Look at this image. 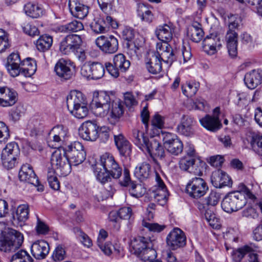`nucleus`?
<instances>
[{
  "label": "nucleus",
  "instance_id": "f257e3e1",
  "mask_svg": "<svg viewBox=\"0 0 262 262\" xmlns=\"http://www.w3.org/2000/svg\"><path fill=\"white\" fill-rule=\"evenodd\" d=\"M92 166L97 179L102 184L111 181V177L118 179L122 174V168L108 153L102 155L100 161Z\"/></svg>",
  "mask_w": 262,
  "mask_h": 262
},
{
  "label": "nucleus",
  "instance_id": "f03ea898",
  "mask_svg": "<svg viewBox=\"0 0 262 262\" xmlns=\"http://www.w3.org/2000/svg\"><path fill=\"white\" fill-rule=\"evenodd\" d=\"M24 242V236L19 231L8 229L0 239V251L8 254L15 253Z\"/></svg>",
  "mask_w": 262,
  "mask_h": 262
},
{
  "label": "nucleus",
  "instance_id": "7ed1b4c3",
  "mask_svg": "<svg viewBox=\"0 0 262 262\" xmlns=\"http://www.w3.org/2000/svg\"><path fill=\"white\" fill-rule=\"evenodd\" d=\"M229 18L230 20L228 30L226 34L225 40L228 53L231 57L233 58L237 54L238 34L235 31V29H237L239 27L240 19L234 15H231Z\"/></svg>",
  "mask_w": 262,
  "mask_h": 262
},
{
  "label": "nucleus",
  "instance_id": "20e7f679",
  "mask_svg": "<svg viewBox=\"0 0 262 262\" xmlns=\"http://www.w3.org/2000/svg\"><path fill=\"white\" fill-rule=\"evenodd\" d=\"M113 99L108 93L104 91H95L92 103L94 114L104 117L109 113L111 103Z\"/></svg>",
  "mask_w": 262,
  "mask_h": 262
},
{
  "label": "nucleus",
  "instance_id": "39448f33",
  "mask_svg": "<svg viewBox=\"0 0 262 262\" xmlns=\"http://www.w3.org/2000/svg\"><path fill=\"white\" fill-rule=\"evenodd\" d=\"M19 148L18 144L11 142L7 144L1 154V161L3 166L8 169L14 168L18 164Z\"/></svg>",
  "mask_w": 262,
  "mask_h": 262
},
{
  "label": "nucleus",
  "instance_id": "423d86ee",
  "mask_svg": "<svg viewBox=\"0 0 262 262\" xmlns=\"http://www.w3.org/2000/svg\"><path fill=\"white\" fill-rule=\"evenodd\" d=\"M246 204L245 197L240 192L228 193L223 199L221 206L228 213L236 211L242 209Z\"/></svg>",
  "mask_w": 262,
  "mask_h": 262
},
{
  "label": "nucleus",
  "instance_id": "0eeeda50",
  "mask_svg": "<svg viewBox=\"0 0 262 262\" xmlns=\"http://www.w3.org/2000/svg\"><path fill=\"white\" fill-rule=\"evenodd\" d=\"M51 163L52 166L55 167L61 175L67 176L71 171L72 164L66 154H64V149L55 150L52 155Z\"/></svg>",
  "mask_w": 262,
  "mask_h": 262
},
{
  "label": "nucleus",
  "instance_id": "6e6552de",
  "mask_svg": "<svg viewBox=\"0 0 262 262\" xmlns=\"http://www.w3.org/2000/svg\"><path fill=\"white\" fill-rule=\"evenodd\" d=\"M64 149V154H66L72 165H78L85 160L86 152L83 146L79 142H74Z\"/></svg>",
  "mask_w": 262,
  "mask_h": 262
},
{
  "label": "nucleus",
  "instance_id": "1a4fd4ad",
  "mask_svg": "<svg viewBox=\"0 0 262 262\" xmlns=\"http://www.w3.org/2000/svg\"><path fill=\"white\" fill-rule=\"evenodd\" d=\"M130 61L126 59L123 54L115 55L113 58V63L106 62L105 67L110 74L115 78L119 76V72H125L129 68Z\"/></svg>",
  "mask_w": 262,
  "mask_h": 262
},
{
  "label": "nucleus",
  "instance_id": "9d476101",
  "mask_svg": "<svg viewBox=\"0 0 262 262\" xmlns=\"http://www.w3.org/2000/svg\"><path fill=\"white\" fill-rule=\"evenodd\" d=\"M208 190V187L206 182L204 179L199 177L192 178L186 187V192L190 196L196 199L204 196Z\"/></svg>",
  "mask_w": 262,
  "mask_h": 262
},
{
  "label": "nucleus",
  "instance_id": "9b49d317",
  "mask_svg": "<svg viewBox=\"0 0 262 262\" xmlns=\"http://www.w3.org/2000/svg\"><path fill=\"white\" fill-rule=\"evenodd\" d=\"M104 72L103 66L97 62L84 64L80 71L81 75L89 79H99L103 77Z\"/></svg>",
  "mask_w": 262,
  "mask_h": 262
},
{
  "label": "nucleus",
  "instance_id": "f8f14e48",
  "mask_svg": "<svg viewBox=\"0 0 262 262\" xmlns=\"http://www.w3.org/2000/svg\"><path fill=\"white\" fill-rule=\"evenodd\" d=\"M166 244L172 250L184 247L186 244L185 233L179 228H173L166 237Z\"/></svg>",
  "mask_w": 262,
  "mask_h": 262
},
{
  "label": "nucleus",
  "instance_id": "ddd939ff",
  "mask_svg": "<svg viewBox=\"0 0 262 262\" xmlns=\"http://www.w3.org/2000/svg\"><path fill=\"white\" fill-rule=\"evenodd\" d=\"M95 43L99 49L106 54H113L118 49V41L113 35H101L96 38Z\"/></svg>",
  "mask_w": 262,
  "mask_h": 262
},
{
  "label": "nucleus",
  "instance_id": "4468645a",
  "mask_svg": "<svg viewBox=\"0 0 262 262\" xmlns=\"http://www.w3.org/2000/svg\"><path fill=\"white\" fill-rule=\"evenodd\" d=\"M82 40L80 36L70 34L66 36L60 42L59 50L64 55H69L79 49Z\"/></svg>",
  "mask_w": 262,
  "mask_h": 262
},
{
  "label": "nucleus",
  "instance_id": "2eb2a0df",
  "mask_svg": "<svg viewBox=\"0 0 262 262\" xmlns=\"http://www.w3.org/2000/svg\"><path fill=\"white\" fill-rule=\"evenodd\" d=\"M19 178L21 181L32 184L37 187V190L42 191L43 186L39 183V180L32 167L28 164L23 165L19 172Z\"/></svg>",
  "mask_w": 262,
  "mask_h": 262
},
{
  "label": "nucleus",
  "instance_id": "dca6fc26",
  "mask_svg": "<svg viewBox=\"0 0 262 262\" xmlns=\"http://www.w3.org/2000/svg\"><path fill=\"white\" fill-rule=\"evenodd\" d=\"M149 155L155 163L157 159L162 160L165 156V152L163 146L156 138L150 137L144 148Z\"/></svg>",
  "mask_w": 262,
  "mask_h": 262
},
{
  "label": "nucleus",
  "instance_id": "f3484780",
  "mask_svg": "<svg viewBox=\"0 0 262 262\" xmlns=\"http://www.w3.org/2000/svg\"><path fill=\"white\" fill-rule=\"evenodd\" d=\"M75 65L70 60L60 59L55 64L54 70L56 75L65 80L71 79L74 75Z\"/></svg>",
  "mask_w": 262,
  "mask_h": 262
},
{
  "label": "nucleus",
  "instance_id": "a211bd4d",
  "mask_svg": "<svg viewBox=\"0 0 262 262\" xmlns=\"http://www.w3.org/2000/svg\"><path fill=\"white\" fill-rule=\"evenodd\" d=\"M99 127L95 122L88 121L82 124L79 134L85 140L95 141L99 137Z\"/></svg>",
  "mask_w": 262,
  "mask_h": 262
},
{
  "label": "nucleus",
  "instance_id": "6ab92c4d",
  "mask_svg": "<svg viewBox=\"0 0 262 262\" xmlns=\"http://www.w3.org/2000/svg\"><path fill=\"white\" fill-rule=\"evenodd\" d=\"M157 52L160 59L164 62L171 64L176 60L174 51L167 42H158L156 46Z\"/></svg>",
  "mask_w": 262,
  "mask_h": 262
},
{
  "label": "nucleus",
  "instance_id": "aec40b11",
  "mask_svg": "<svg viewBox=\"0 0 262 262\" xmlns=\"http://www.w3.org/2000/svg\"><path fill=\"white\" fill-rule=\"evenodd\" d=\"M22 63L23 61L17 52H13L8 56L6 68L12 77H15L20 74Z\"/></svg>",
  "mask_w": 262,
  "mask_h": 262
},
{
  "label": "nucleus",
  "instance_id": "412c9836",
  "mask_svg": "<svg viewBox=\"0 0 262 262\" xmlns=\"http://www.w3.org/2000/svg\"><path fill=\"white\" fill-rule=\"evenodd\" d=\"M222 46V41L216 34H211L207 35L203 41L204 50L208 54L213 55Z\"/></svg>",
  "mask_w": 262,
  "mask_h": 262
},
{
  "label": "nucleus",
  "instance_id": "4be33fe9",
  "mask_svg": "<svg viewBox=\"0 0 262 262\" xmlns=\"http://www.w3.org/2000/svg\"><path fill=\"white\" fill-rule=\"evenodd\" d=\"M18 100L17 93L7 87L0 88V106L10 107L14 105Z\"/></svg>",
  "mask_w": 262,
  "mask_h": 262
},
{
  "label": "nucleus",
  "instance_id": "5701e85b",
  "mask_svg": "<svg viewBox=\"0 0 262 262\" xmlns=\"http://www.w3.org/2000/svg\"><path fill=\"white\" fill-rule=\"evenodd\" d=\"M156 181L158 187L152 192V197L159 205L163 206L167 201L169 195L167 188L160 176L156 174Z\"/></svg>",
  "mask_w": 262,
  "mask_h": 262
},
{
  "label": "nucleus",
  "instance_id": "b1692460",
  "mask_svg": "<svg viewBox=\"0 0 262 262\" xmlns=\"http://www.w3.org/2000/svg\"><path fill=\"white\" fill-rule=\"evenodd\" d=\"M106 23L114 28H116L118 27L117 22L113 20L111 16H107L105 20L101 17L95 18L91 23L90 27L92 30L96 34L104 33L106 31Z\"/></svg>",
  "mask_w": 262,
  "mask_h": 262
},
{
  "label": "nucleus",
  "instance_id": "393cba45",
  "mask_svg": "<svg viewBox=\"0 0 262 262\" xmlns=\"http://www.w3.org/2000/svg\"><path fill=\"white\" fill-rule=\"evenodd\" d=\"M244 82L250 89H254L262 83V70H253L247 72L244 77Z\"/></svg>",
  "mask_w": 262,
  "mask_h": 262
},
{
  "label": "nucleus",
  "instance_id": "a878e982",
  "mask_svg": "<svg viewBox=\"0 0 262 262\" xmlns=\"http://www.w3.org/2000/svg\"><path fill=\"white\" fill-rule=\"evenodd\" d=\"M50 247L45 241H37L31 246V251L33 256L37 259H42L49 254Z\"/></svg>",
  "mask_w": 262,
  "mask_h": 262
},
{
  "label": "nucleus",
  "instance_id": "bb28decb",
  "mask_svg": "<svg viewBox=\"0 0 262 262\" xmlns=\"http://www.w3.org/2000/svg\"><path fill=\"white\" fill-rule=\"evenodd\" d=\"M162 60L156 52L148 53L146 61V67L148 71L152 74L160 73L162 70Z\"/></svg>",
  "mask_w": 262,
  "mask_h": 262
},
{
  "label": "nucleus",
  "instance_id": "cd10ccee",
  "mask_svg": "<svg viewBox=\"0 0 262 262\" xmlns=\"http://www.w3.org/2000/svg\"><path fill=\"white\" fill-rule=\"evenodd\" d=\"M195 159L191 157H185L180 161V168L185 171H188L195 175L202 176L201 168L195 163Z\"/></svg>",
  "mask_w": 262,
  "mask_h": 262
},
{
  "label": "nucleus",
  "instance_id": "c85d7f7f",
  "mask_svg": "<svg viewBox=\"0 0 262 262\" xmlns=\"http://www.w3.org/2000/svg\"><path fill=\"white\" fill-rule=\"evenodd\" d=\"M194 121L191 116L183 115L180 123L177 127V130L180 134L185 136H190L193 134V126Z\"/></svg>",
  "mask_w": 262,
  "mask_h": 262
},
{
  "label": "nucleus",
  "instance_id": "c756f323",
  "mask_svg": "<svg viewBox=\"0 0 262 262\" xmlns=\"http://www.w3.org/2000/svg\"><path fill=\"white\" fill-rule=\"evenodd\" d=\"M199 121L201 124L204 128L213 132L220 129L222 126L218 116L206 115L204 117L200 119Z\"/></svg>",
  "mask_w": 262,
  "mask_h": 262
},
{
  "label": "nucleus",
  "instance_id": "7c9ffc66",
  "mask_svg": "<svg viewBox=\"0 0 262 262\" xmlns=\"http://www.w3.org/2000/svg\"><path fill=\"white\" fill-rule=\"evenodd\" d=\"M211 182L216 188L229 186L232 184L231 180L229 176L221 170H217L213 173L211 176Z\"/></svg>",
  "mask_w": 262,
  "mask_h": 262
},
{
  "label": "nucleus",
  "instance_id": "2f4dec72",
  "mask_svg": "<svg viewBox=\"0 0 262 262\" xmlns=\"http://www.w3.org/2000/svg\"><path fill=\"white\" fill-rule=\"evenodd\" d=\"M173 32L174 28L171 24H164L158 26L156 30V34L162 42L168 43L172 39Z\"/></svg>",
  "mask_w": 262,
  "mask_h": 262
},
{
  "label": "nucleus",
  "instance_id": "473e14b6",
  "mask_svg": "<svg viewBox=\"0 0 262 262\" xmlns=\"http://www.w3.org/2000/svg\"><path fill=\"white\" fill-rule=\"evenodd\" d=\"M85 102V99L83 94L79 91H72L67 97V105L68 110Z\"/></svg>",
  "mask_w": 262,
  "mask_h": 262
},
{
  "label": "nucleus",
  "instance_id": "72a5a7b5",
  "mask_svg": "<svg viewBox=\"0 0 262 262\" xmlns=\"http://www.w3.org/2000/svg\"><path fill=\"white\" fill-rule=\"evenodd\" d=\"M29 206L27 204L19 205L15 212L12 213V223L13 224L16 222L21 226L29 218Z\"/></svg>",
  "mask_w": 262,
  "mask_h": 262
},
{
  "label": "nucleus",
  "instance_id": "f704fd0d",
  "mask_svg": "<svg viewBox=\"0 0 262 262\" xmlns=\"http://www.w3.org/2000/svg\"><path fill=\"white\" fill-rule=\"evenodd\" d=\"M69 7L72 15L78 18L83 19L89 13V7L80 3H75L74 1L69 0Z\"/></svg>",
  "mask_w": 262,
  "mask_h": 262
},
{
  "label": "nucleus",
  "instance_id": "c9c22d12",
  "mask_svg": "<svg viewBox=\"0 0 262 262\" xmlns=\"http://www.w3.org/2000/svg\"><path fill=\"white\" fill-rule=\"evenodd\" d=\"M131 245L134 253L137 255H139L147 247H152L151 240L143 236H139L134 239Z\"/></svg>",
  "mask_w": 262,
  "mask_h": 262
},
{
  "label": "nucleus",
  "instance_id": "e433bc0d",
  "mask_svg": "<svg viewBox=\"0 0 262 262\" xmlns=\"http://www.w3.org/2000/svg\"><path fill=\"white\" fill-rule=\"evenodd\" d=\"M115 144L120 154L124 156H128L132 152L131 145L122 135L114 136Z\"/></svg>",
  "mask_w": 262,
  "mask_h": 262
},
{
  "label": "nucleus",
  "instance_id": "4c0bfd02",
  "mask_svg": "<svg viewBox=\"0 0 262 262\" xmlns=\"http://www.w3.org/2000/svg\"><path fill=\"white\" fill-rule=\"evenodd\" d=\"M187 36L193 41L198 42L202 39L204 33L200 24L194 22L187 29Z\"/></svg>",
  "mask_w": 262,
  "mask_h": 262
},
{
  "label": "nucleus",
  "instance_id": "58836bf2",
  "mask_svg": "<svg viewBox=\"0 0 262 262\" xmlns=\"http://www.w3.org/2000/svg\"><path fill=\"white\" fill-rule=\"evenodd\" d=\"M151 174V167L147 162H143L136 166L134 171L135 176L140 181L149 178Z\"/></svg>",
  "mask_w": 262,
  "mask_h": 262
},
{
  "label": "nucleus",
  "instance_id": "ea45409f",
  "mask_svg": "<svg viewBox=\"0 0 262 262\" xmlns=\"http://www.w3.org/2000/svg\"><path fill=\"white\" fill-rule=\"evenodd\" d=\"M20 73L26 77H31L36 71V64L34 60L28 58L23 60L22 66L20 67Z\"/></svg>",
  "mask_w": 262,
  "mask_h": 262
},
{
  "label": "nucleus",
  "instance_id": "a19ab883",
  "mask_svg": "<svg viewBox=\"0 0 262 262\" xmlns=\"http://www.w3.org/2000/svg\"><path fill=\"white\" fill-rule=\"evenodd\" d=\"M24 11L27 15L32 18H38L43 13V8L40 5L31 3L24 6Z\"/></svg>",
  "mask_w": 262,
  "mask_h": 262
},
{
  "label": "nucleus",
  "instance_id": "79ce46f5",
  "mask_svg": "<svg viewBox=\"0 0 262 262\" xmlns=\"http://www.w3.org/2000/svg\"><path fill=\"white\" fill-rule=\"evenodd\" d=\"M110 117L114 119H118L124 113V106L122 102L119 100H113L111 103Z\"/></svg>",
  "mask_w": 262,
  "mask_h": 262
},
{
  "label": "nucleus",
  "instance_id": "37998d69",
  "mask_svg": "<svg viewBox=\"0 0 262 262\" xmlns=\"http://www.w3.org/2000/svg\"><path fill=\"white\" fill-rule=\"evenodd\" d=\"M53 44V38L48 35H43L39 37L36 42L38 50L45 52L49 50Z\"/></svg>",
  "mask_w": 262,
  "mask_h": 262
},
{
  "label": "nucleus",
  "instance_id": "c03bdc74",
  "mask_svg": "<svg viewBox=\"0 0 262 262\" xmlns=\"http://www.w3.org/2000/svg\"><path fill=\"white\" fill-rule=\"evenodd\" d=\"M149 139V138L145 136L144 134L138 129H134L133 130V140L142 150L144 151V148Z\"/></svg>",
  "mask_w": 262,
  "mask_h": 262
},
{
  "label": "nucleus",
  "instance_id": "a18cd8bd",
  "mask_svg": "<svg viewBox=\"0 0 262 262\" xmlns=\"http://www.w3.org/2000/svg\"><path fill=\"white\" fill-rule=\"evenodd\" d=\"M34 260L29 253L23 249H19L11 256V262H33Z\"/></svg>",
  "mask_w": 262,
  "mask_h": 262
},
{
  "label": "nucleus",
  "instance_id": "49530a36",
  "mask_svg": "<svg viewBox=\"0 0 262 262\" xmlns=\"http://www.w3.org/2000/svg\"><path fill=\"white\" fill-rule=\"evenodd\" d=\"M254 251L253 247L249 245H245L233 251L232 259L234 262H240L244 256L249 252Z\"/></svg>",
  "mask_w": 262,
  "mask_h": 262
},
{
  "label": "nucleus",
  "instance_id": "de8ad7c7",
  "mask_svg": "<svg viewBox=\"0 0 262 262\" xmlns=\"http://www.w3.org/2000/svg\"><path fill=\"white\" fill-rule=\"evenodd\" d=\"M70 113L78 119H83L87 116L89 109L86 102L69 110Z\"/></svg>",
  "mask_w": 262,
  "mask_h": 262
},
{
  "label": "nucleus",
  "instance_id": "09e8293b",
  "mask_svg": "<svg viewBox=\"0 0 262 262\" xmlns=\"http://www.w3.org/2000/svg\"><path fill=\"white\" fill-rule=\"evenodd\" d=\"M250 144L253 150L262 156V135L253 134L251 138Z\"/></svg>",
  "mask_w": 262,
  "mask_h": 262
},
{
  "label": "nucleus",
  "instance_id": "8fccbe9b",
  "mask_svg": "<svg viewBox=\"0 0 262 262\" xmlns=\"http://www.w3.org/2000/svg\"><path fill=\"white\" fill-rule=\"evenodd\" d=\"M138 14L143 21L147 23H151L154 19V15L151 10L144 5L139 6Z\"/></svg>",
  "mask_w": 262,
  "mask_h": 262
},
{
  "label": "nucleus",
  "instance_id": "3c124183",
  "mask_svg": "<svg viewBox=\"0 0 262 262\" xmlns=\"http://www.w3.org/2000/svg\"><path fill=\"white\" fill-rule=\"evenodd\" d=\"M47 180L50 187L58 190L60 188V183L57 179L55 171L53 169H49L47 173Z\"/></svg>",
  "mask_w": 262,
  "mask_h": 262
},
{
  "label": "nucleus",
  "instance_id": "603ef678",
  "mask_svg": "<svg viewBox=\"0 0 262 262\" xmlns=\"http://www.w3.org/2000/svg\"><path fill=\"white\" fill-rule=\"evenodd\" d=\"M170 154L177 156L181 154L183 149V145L179 139H176L172 143L165 147Z\"/></svg>",
  "mask_w": 262,
  "mask_h": 262
},
{
  "label": "nucleus",
  "instance_id": "864d4df0",
  "mask_svg": "<svg viewBox=\"0 0 262 262\" xmlns=\"http://www.w3.org/2000/svg\"><path fill=\"white\" fill-rule=\"evenodd\" d=\"M198 84L195 83H186L181 86L183 94L187 97L193 96L198 90Z\"/></svg>",
  "mask_w": 262,
  "mask_h": 262
},
{
  "label": "nucleus",
  "instance_id": "5fc2aeb1",
  "mask_svg": "<svg viewBox=\"0 0 262 262\" xmlns=\"http://www.w3.org/2000/svg\"><path fill=\"white\" fill-rule=\"evenodd\" d=\"M73 231L84 246L90 247L92 245V241L91 238L79 228L74 227Z\"/></svg>",
  "mask_w": 262,
  "mask_h": 262
},
{
  "label": "nucleus",
  "instance_id": "6e6d98bb",
  "mask_svg": "<svg viewBox=\"0 0 262 262\" xmlns=\"http://www.w3.org/2000/svg\"><path fill=\"white\" fill-rule=\"evenodd\" d=\"M146 192V189L141 184H136L134 183H130L129 193L135 197L140 198Z\"/></svg>",
  "mask_w": 262,
  "mask_h": 262
},
{
  "label": "nucleus",
  "instance_id": "4d7b16f0",
  "mask_svg": "<svg viewBox=\"0 0 262 262\" xmlns=\"http://www.w3.org/2000/svg\"><path fill=\"white\" fill-rule=\"evenodd\" d=\"M66 257V252L61 245L57 246L52 255V259L56 262L63 260Z\"/></svg>",
  "mask_w": 262,
  "mask_h": 262
},
{
  "label": "nucleus",
  "instance_id": "13d9d810",
  "mask_svg": "<svg viewBox=\"0 0 262 262\" xmlns=\"http://www.w3.org/2000/svg\"><path fill=\"white\" fill-rule=\"evenodd\" d=\"M144 261H149L156 259L157 257V252L152 247H147L144 250L142 253L139 255Z\"/></svg>",
  "mask_w": 262,
  "mask_h": 262
},
{
  "label": "nucleus",
  "instance_id": "bf43d9fd",
  "mask_svg": "<svg viewBox=\"0 0 262 262\" xmlns=\"http://www.w3.org/2000/svg\"><path fill=\"white\" fill-rule=\"evenodd\" d=\"M135 36V31L134 29L132 28L126 27L122 31L123 38L128 41L126 44V47L128 49L130 48V45L129 42L132 41L134 38Z\"/></svg>",
  "mask_w": 262,
  "mask_h": 262
},
{
  "label": "nucleus",
  "instance_id": "052dcab7",
  "mask_svg": "<svg viewBox=\"0 0 262 262\" xmlns=\"http://www.w3.org/2000/svg\"><path fill=\"white\" fill-rule=\"evenodd\" d=\"M10 132L8 127L6 124L0 121V142H6L10 138Z\"/></svg>",
  "mask_w": 262,
  "mask_h": 262
},
{
  "label": "nucleus",
  "instance_id": "680f3d73",
  "mask_svg": "<svg viewBox=\"0 0 262 262\" xmlns=\"http://www.w3.org/2000/svg\"><path fill=\"white\" fill-rule=\"evenodd\" d=\"M100 9L105 13H110L113 9L114 0H97Z\"/></svg>",
  "mask_w": 262,
  "mask_h": 262
},
{
  "label": "nucleus",
  "instance_id": "e2e57ef3",
  "mask_svg": "<svg viewBox=\"0 0 262 262\" xmlns=\"http://www.w3.org/2000/svg\"><path fill=\"white\" fill-rule=\"evenodd\" d=\"M25 113L24 106L21 104L17 105L11 111V116L14 121L19 120L20 118Z\"/></svg>",
  "mask_w": 262,
  "mask_h": 262
},
{
  "label": "nucleus",
  "instance_id": "0e129e2a",
  "mask_svg": "<svg viewBox=\"0 0 262 262\" xmlns=\"http://www.w3.org/2000/svg\"><path fill=\"white\" fill-rule=\"evenodd\" d=\"M10 43L7 34L0 29V52H2L9 48Z\"/></svg>",
  "mask_w": 262,
  "mask_h": 262
},
{
  "label": "nucleus",
  "instance_id": "69168bd1",
  "mask_svg": "<svg viewBox=\"0 0 262 262\" xmlns=\"http://www.w3.org/2000/svg\"><path fill=\"white\" fill-rule=\"evenodd\" d=\"M23 29L26 34L31 36L38 35L39 33L38 28L30 23L25 24L23 27Z\"/></svg>",
  "mask_w": 262,
  "mask_h": 262
},
{
  "label": "nucleus",
  "instance_id": "338daca9",
  "mask_svg": "<svg viewBox=\"0 0 262 262\" xmlns=\"http://www.w3.org/2000/svg\"><path fill=\"white\" fill-rule=\"evenodd\" d=\"M65 28L69 31L78 32L83 30L84 26L81 22L74 20L66 25Z\"/></svg>",
  "mask_w": 262,
  "mask_h": 262
},
{
  "label": "nucleus",
  "instance_id": "774afa93",
  "mask_svg": "<svg viewBox=\"0 0 262 262\" xmlns=\"http://www.w3.org/2000/svg\"><path fill=\"white\" fill-rule=\"evenodd\" d=\"M220 194L215 191H211L209 195L205 199L206 204L207 205L215 206L219 202Z\"/></svg>",
  "mask_w": 262,
  "mask_h": 262
}]
</instances>
